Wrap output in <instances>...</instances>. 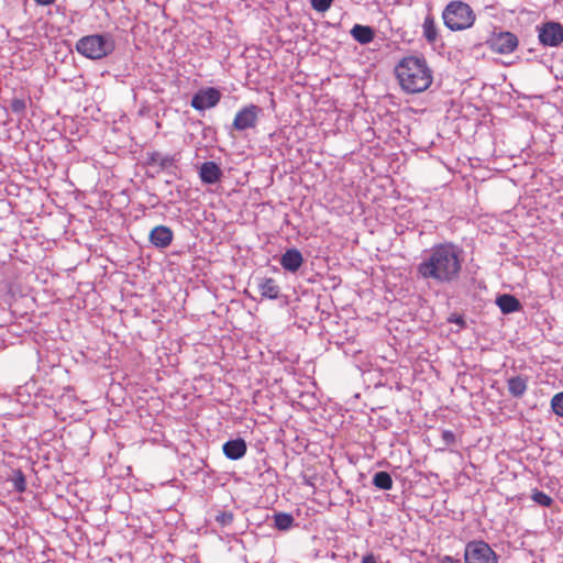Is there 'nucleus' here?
Masks as SVG:
<instances>
[{"instance_id": "b1692460", "label": "nucleus", "mask_w": 563, "mask_h": 563, "mask_svg": "<svg viewBox=\"0 0 563 563\" xmlns=\"http://www.w3.org/2000/svg\"><path fill=\"white\" fill-rule=\"evenodd\" d=\"M551 407L555 415L563 417V391L552 398Z\"/></svg>"}, {"instance_id": "a211bd4d", "label": "nucleus", "mask_w": 563, "mask_h": 563, "mask_svg": "<svg viewBox=\"0 0 563 563\" xmlns=\"http://www.w3.org/2000/svg\"><path fill=\"white\" fill-rule=\"evenodd\" d=\"M177 162L176 155H164L159 152H153L148 156V164L161 168H168Z\"/></svg>"}, {"instance_id": "39448f33", "label": "nucleus", "mask_w": 563, "mask_h": 563, "mask_svg": "<svg viewBox=\"0 0 563 563\" xmlns=\"http://www.w3.org/2000/svg\"><path fill=\"white\" fill-rule=\"evenodd\" d=\"M486 45L496 54L508 55L518 48L519 40L512 32L495 30L486 40Z\"/></svg>"}, {"instance_id": "f8f14e48", "label": "nucleus", "mask_w": 563, "mask_h": 563, "mask_svg": "<svg viewBox=\"0 0 563 563\" xmlns=\"http://www.w3.org/2000/svg\"><path fill=\"white\" fill-rule=\"evenodd\" d=\"M199 177L203 184L212 185L222 177V170L214 162H206L200 166Z\"/></svg>"}, {"instance_id": "f3484780", "label": "nucleus", "mask_w": 563, "mask_h": 563, "mask_svg": "<svg viewBox=\"0 0 563 563\" xmlns=\"http://www.w3.org/2000/svg\"><path fill=\"white\" fill-rule=\"evenodd\" d=\"M351 35L360 44H368L374 40L375 33L369 26L355 24L351 30Z\"/></svg>"}, {"instance_id": "a878e982", "label": "nucleus", "mask_w": 563, "mask_h": 563, "mask_svg": "<svg viewBox=\"0 0 563 563\" xmlns=\"http://www.w3.org/2000/svg\"><path fill=\"white\" fill-rule=\"evenodd\" d=\"M441 438L445 445H454L456 442V437L451 430H443L441 433Z\"/></svg>"}, {"instance_id": "bb28decb", "label": "nucleus", "mask_w": 563, "mask_h": 563, "mask_svg": "<svg viewBox=\"0 0 563 563\" xmlns=\"http://www.w3.org/2000/svg\"><path fill=\"white\" fill-rule=\"evenodd\" d=\"M217 522L222 526H228L233 521V515L231 512H221L216 518Z\"/></svg>"}, {"instance_id": "4468645a", "label": "nucleus", "mask_w": 563, "mask_h": 563, "mask_svg": "<svg viewBox=\"0 0 563 563\" xmlns=\"http://www.w3.org/2000/svg\"><path fill=\"white\" fill-rule=\"evenodd\" d=\"M528 377L523 375L511 376L507 379L508 391L512 397L521 398L528 389Z\"/></svg>"}, {"instance_id": "c756f323", "label": "nucleus", "mask_w": 563, "mask_h": 563, "mask_svg": "<svg viewBox=\"0 0 563 563\" xmlns=\"http://www.w3.org/2000/svg\"><path fill=\"white\" fill-rule=\"evenodd\" d=\"M37 4H41V5H49L52 4L55 0H34Z\"/></svg>"}, {"instance_id": "1a4fd4ad", "label": "nucleus", "mask_w": 563, "mask_h": 563, "mask_svg": "<svg viewBox=\"0 0 563 563\" xmlns=\"http://www.w3.org/2000/svg\"><path fill=\"white\" fill-rule=\"evenodd\" d=\"M221 99V93L216 88L199 90L191 99V107L198 111L216 107Z\"/></svg>"}, {"instance_id": "c85d7f7f", "label": "nucleus", "mask_w": 563, "mask_h": 563, "mask_svg": "<svg viewBox=\"0 0 563 563\" xmlns=\"http://www.w3.org/2000/svg\"><path fill=\"white\" fill-rule=\"evenodd\" d=\"M441 563H461V561H460V560H457V559H454V558H452V556L446 555V556H444V558L442 559V562H441Z\"/></svg>"}, {"instance_id": "cd10ccee", "label": "nucleus", "mask_w": 563, "mask_h": 563, "mask_svg": "<svg viewBox=\"0 0 563 563\" xmlns=\"http://www.w3.org/2000/svg\"><path fill=\"white\" fill-rule=\"evenodd\" d=\"M362 563H377V561L373 554H367L363 558Z\"/></svg>"}, {"instance_id": "20e7f679", "label": "nucleus", "mask_w": 563, "mask_h": 563, "mask_svg": "<svg viewBox=\"0 0 563 563\" xmlns=\"http://www.w3.org/2000/svg\"><path fill=\"white\" fill-rule=\"evenodd\" d=\"M444 25L451 31L470 29L475 22V13L463 1H451L442 13Z\"/></svg>"}, {"instance_id": "7c9ffc66", "label": "nucleus", "mask_w": 563, "mask_h": 563, "mask_svg": "<svg viewBox=\"0 0 563 563\" xmlns=\"http://www.w3.org/2000/svg\"><path fill=\"white\" fill-rule=\"evenodd\" d=\"M22 106V103L20 101H14L13 103V108L16 110L18 107Z\"/></svg>"}, {"instance_id": "7ed1b4c3", "label": "nucleus", "mask_w": 563, "mask_h": 563, "mask_svg": "<svg viewBox=\"0 0 563 563\" xmlns=\"http://www.w3.org/2000/svg\"><path fill=\"white\" fill-rule=\"evenodd\" d=\"M115 44L109 34H93L81 37L76 43V49L90 59H101L114 51Z\"/></svg>"}, {"instance_id": "423d86ee", "label": "nucleus", "mask_w": 563, "mask_h": 563, "mask_svg": "<svg viewBox=\"0 0 563 563\" xmlns=\"http://www.w3.org/2000/svg\"><path fill=\"white\" fill-rule=\"evenodd\" d=\"M465 563H498V556L484 541H470L464 551Z\"/></svg>"}, {"instance_id": "f03ea898", "label": "nucleus", "mask_w": 563, "mask_h": 563, "mask_svg": "<svg viewBox=\"0 0 563 563\" xmlns=\"http://www.w3.org/2000/svg\"><path fill=\"white\" fill-rule=\"evenodd\" d=\"M395 74L402 90L419 93L432 84V71L423 57L406 56L395 67Z\"/></svg>"}, {"instance_id": "9d476101", "label": "nucleus", "mask_w": 563, "mask_h": 563, "mask_svg": "<svg viewBox=\"0 0 563 563\" xmlns=\"http://www.w3.org/2000/svg\"><path fill=\"white\" fill-rule=\"evenodd\" d=\"M174 233L170 228L166 225L155 227L150 235V242L157 249H166L173 242Z\"/></svg>"}, {"instance_id": "9b49d317", "label": "nucleus", "mask_w": 563, "mask_h": 563, "mask_svg": "<svg viewBox=\"0 0 563 563\" xmlns=\"http://www.w3.org/2000/svg\"><path fill=\"white\" fill-rule=\"evenodd\" d=\"M303 257L297 249L287 250L280 257L282 267L290 273H296L302 265Z\"/></svg>"}, {"instance_id": "5701e85b", "label": "nucleus", "mask_w": 563, "mask_h": 563, "mask_svg": "<svg viewBox=\"0 0 563 563\" xmlns=\"http://www.w3.org/2000/svg\"><path fill=\"white\" fill-rule=\"evenodd\" d=\"M12 482H13V486H14L15 490H18L19 493H22L25 490L26 483H25V477H24L22 471L18 470L14 472Z\"/></svg>"}, {"instance_id": "f257e3e1", "label": "nucleus", "mask_w": 563, "mask_h": 563, "mask_svg": "<svg viewBox=\"0 0 563 563\" xmlns=\"http://www.w3.org/2000/svg\"><path fill=\"white\" fill-rule=\"evenodd\" d=\"M463 258L460 249L452 243L431 247L417 265V275L424 280L450 284L459 279Z\"/></svg>"}, {"instance_id": "2f4dec72", "label": "nucleus", "mask_w": 563, "mask_h": 563, "mask_svg": "<svg viewBox=\"0 0 563 563\" xmlns=\"http://www.w3.org/2000/svg\"><path fill=\"white\" fill-rule=\"evenodd\" d=\"M455 322H456V323H459V324H461V325H463V324H464V321H463V319H462L461 317H460V318H457V319L455 320Z\"/></svg>"}, {"instance_id": "412c9836", "label": "nucleus", "mask_w": 563, "mask_h": 563, "mask_svg": "<svg viewBox=\"0 0 563 563\" xmlns=\"http://www.w3.org/2000/svg\"><path fill=\"white\" fill-rule=\"evenodd\" d=\"M274 522H275V527L278 530L285 531V530H288L289 528H291V526L294 523V518L289 514L278 512L274 516Z\"/></svg>"}, {"instance_id": "2eb2a0df", "label": "nucleus", "mask_w": 563, "mask_h": 563, "mask_svg": "<svg viewBox=\"0 0 563 563\" xmlns=\"http://www.w3.org/2000/svg\"><path fill=\"white\" fill-rule=\"evenodd\" d=\"M257 287L261 296L268 299H277L280 292L279 286L273 278H261Z\"/></svg>"}, {"instance_id": "393cba45", "label": "nucleus", "mask_w": 563, "mask_h": 563, "mask_svg": "<svg viewBox=\"0 0 563 563\" xmlns=\"http://www.w3.org/2000/svg\"><path fill=\"white\" fill-rule=\"evenodd\" d=\"M334 0H310L311 7L317 12H325L330 9Z\"/></svg>"}, {"instance_id": "6ab92c4d", "label": "nucleus", "mask_w": 563, "mask_h": 563, "mask_svg": "<svg viewBox=\"0 0 563 563\" xmlns=\"http://www.w3.org/2000/svg\"><path fill=\"white\" fill-rule=\"evenodd\" d=\"M423 36L429 43H434L438 38V29L435 25L434 16L429 13L424 18L423 24Z\"/></svg>"}, {"instance_id": "aec40b11", "label": "nucleus", "mask_w": 563, "mask_h": 563, "mask_svg": "<svg viewBox=\"0 0 563 563\" xmlns=\"http://www.w3.org/2000/svg\"><path fill=\"white\" fill-rule=\"evenodd\" d=\"M393 483L390 474L384 471L375 473L373 477L374 486L379 489L389 490L393 488Z\"/></svg>"}, {"instance_id": "ddd939ff", "label": "nucleus", "mask_w": 563, "mask_h": 563, "mask_svg": "<svg viewBox=\"0 0 563 563\" xmlns=\"http://www.w3.org/2000/svg\"><path fill=\"white\" fill-rule=\"evenodd\" d=\"M222 450L224 455L229 460L235 461L242 459L245 455L247 446L246 442L243 439L238 438L234 440L227 441L223 444Z\"/></svg>"}, {"instance_id": "dca6fc26", "label": "nucleus", "mask_w": 563, "mask_h": 563, "mask_svg": "<svg viewBox=\"0 0 563 563\" xmlns=\"http://www.w3.org/2000/svg\"><path fill=\"white\" fill-rule=\"evenodd\" d=\"M496 305L505 314L519 311L521 308L520 301L515 296L508 294L498 296L496 299Z\"/></svg>"}, {"instance_id": "6e6552de", "label": "nucleus", "mask_w": 563, "mask_h": 563, "mask_svg": "<svg viewBox=\"0 0 563 563\" xmlns=\"http://www.w3.org/2000/svg\"><path fill=\"white\" fill-rule=\"evenodd\" d=\"M261 109L255 104H250L242 108L233 120V129L236 131H245L247 129H253L257 124L258 114Z\"/></svg>"}, {"instance_id": "0eeeda50", "label": "nucleus", "mask_w": 563, "mask_h": 563, "mask_svg": "<svg viewBox=\"0 0 563 563\" xmlns=\"http://www.w3.org/2000/svg\"><path fill=\"white\" fill-rule=\"evenodd\" d=\"M538 37L543 46L556 47L563 42V26L559 22H547L539 27Z\"/></svg>"}, {"instance_id": "4be33fe9", "label": "nucleus", "mask_w": 563, "mask_h": 563, "mask_svg": "<svg viewBox=\"0 0 563 563\" xmlns=\"http://www.w3.org/2000/svg\"><path fill=\"white\" fill-rule=\"evenodd\" d=\"M531 499L543 507H550L553 503V499L548 494L538 489L532 492Z\"/></svg>"}]
</instances>
